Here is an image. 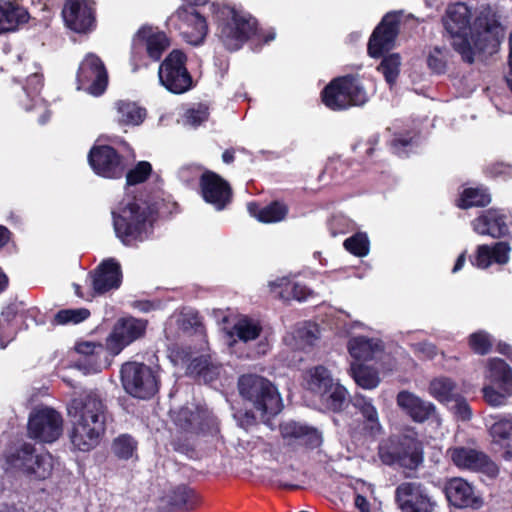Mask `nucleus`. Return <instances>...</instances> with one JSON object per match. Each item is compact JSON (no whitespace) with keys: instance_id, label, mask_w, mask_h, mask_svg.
<instances>
[{"instance_id":"f257e3e1","label":"nucleus","mask_w":512,"mask_h":512,"mask_svg":"<svg viewBox=\"0 0 512 512\" xmlns=\"http://www.w3.org/2000/svg\"><path fill=\"white\" fill-rule=\"evenodd\" d=\"M442 23L454 49L468 63H473L481 53L495 52L505 34L494 16L480 15L472 22V11L462 2L447 7Z\"/></svg>"},{"instance_id":"f03ea898","label":"nucleus","mask_w":512,"mask_h":512,"mask_svg":"<svg viewBox=\"0 0 512 512\" xmlns=\"http://www.w3.org/2000/svg\"><path fill=\"white\" fill-rule=\"evenodd\" d=\"M71 419L70 441L79 451L88 452L105 432L106 406L95 394L73 399L67 407Z\"/></svg>"},{"instance_id":"7ed1b4c3","label":"nucleus","mask_w":512,"mask_h":512,"mask_svg":"<svg viewBox=\"0 0 512 512\" xmlns=\"http://www.w3.org/2000/svg\"><path fill=\"white\" fill-rule=\"evenodd\" d=\"M119 211H113L116 236L124 245H135L149 237L154 221L153 210L145 202L137 200L120 204Z\"/></svg>"},{"instance_id":"20e7f679","label":"nucleus","mask_w":512,"mask_h":512,"mask_svg":"<svg viewBox=\"0 0 512 512\" xmlns=\"http://www.w3.org/2000/svg\"><path fill=\"white\" fill-rule=\"evenodd\" d=\"M238 388L260 418L274 416L282 410L280 394L266 378L254 374L243 375L239 378Z\"/></svg>"},{"instance_id":"39448f33","label":"nucleus","mask_w":512,"mask_h":512,"mask_svg":"<svg viewBox=\"0 0 512 512\" xmlns=\"http://www.w3.org/2000/svg\"><path fill=\"white\" fill-rule=\"evenodd\" d=\"M53 470V457L48 452L37 453L31 444H22L6 455V471L30 480H45Z\"/></svg>"},{"instance_id":"423d86ee","label":"nucleus","mask_w":512,"mask_h":512,"mask_svg":"<svg viewBox=\"0 0 512 512\" xmlns=\"http://www.w3.org/2000/svg\"><path fill=\"white\" fill-rule=\"evenodd\" d=\"M217 35L226 49L236 51L255 33L256 20L249 14L225 6L218 14Z\"/></svg>"},{"instance_id":"0eeeda50","label":"nucleus","mask_w":512,"mask_h":512,"mask_svg":"<svg viewBox=\"0 0 512 512\" xmlns=\"http://www.w3.org/2000/svg\"><path fill=\"white\" fill-rule=\"evenodd\" d=\"M120 374L124 390L135 398L149 399L158 392L157 370L146 364L127 362L122 365Z\"/></svg>"},{"instance_id":"6e6552de","label":"nucleus","mask_w":512,"mask_h":512,"mask_svg":"<svg viewBox=\"0 0 512 512\" xmlns=\"http://www.w3.org/2000/svg\"><path fill=\"white\" fill-rule=\"evenodd\" d=\"M322 101L331 110H344L363 105L367 93L357 79L343 77L335 79L323 90Z\"/></svg>"},{"instance_id":"1a4fd4ad","label":"nucleus","mask_w":512,"mask_h":512,"mask_svg":"<svg viewBox=\"0 0 512 512\" xmlns=\"http://www.w3.org/2000/svg\"><path fill=\"white\" fill-rule=\"evenodd\" d=\"M186 60L182 51L173 50L159 66V82L171 93L182 94L193 86L192 77L186 67Z\"/></svg>"},{"instance_id":"9d476101","label":"nucleus","mask_w":512,"mask_h":512,"mask_svg":"<svg viewBox=\"0 0 512 512\" xmlns=\"http://www.w3.org/2000/svg\"><path fill=\"white\" fill-rule=\"evenodd\" d=\"M77 90H83L92 96L102 95L108 85V72L101 58L94 53H87L79 64Z\"/></svg>"},{"instance_id":"9b49d317","label":"nucleus","mask_w":512,"mask_h":512,"mask_svg":"<svg viewBox=\"0 0 512 512\" xmlns=\"http://www.w3.org/2000/svg\"><path fill=\"white\" fill-rule=\"evenodd\" d=\"M380 457L385 464L415 470L423 462V446L417 438L404 435L390 447L381 448Z\"/></svg>"},{"instance_id":"f8f14e48","label":"nucleus","mask_w":512,"mask_h":512,"mask_svg":"<svg viewBox=\"0 0 512 512\" xmlns=\"http://www.w3.org/2000/svg\"><path fill=\"white\" fill-rule=\"evenodd\" d=\"M167 25L179 31L184 40L191 45H199L207 35L206 20L193 8L179 7L167 20Z\"/></svg>"},{"instance_id":"ddd939ff","label":"nucleus","mask_w":512,"mask_h":512,"mask_svg":"<svg viewBox=\"0 0 512 512\" xmlns=\"http://www.w3.org/2000/svg\"><path fill=\"white\" fill-rule=\"evenodd\" d=\"M395 499L401 512H433L436 501L419 482H403L397 486Z\"/></svg>"},{"instance_id":"4468645a","label":"nucleus","mask_w":512,"mask_h":512,"mask_svg":"<svg viewBox=\"0 0 512 512\" xmlns=\"http://www.w3.org/2000/svg\"><path fill=\"white\" fill-rule=\"evenodd\" d=\"M28 433L41 442H54L62 433L61 415L47 407L33 411L28 421Z\"/></svg>"},{"instance_id":"2eb2a0df","label":"nucleus","mask_w":512,"mask_h":512,"mask_svg":"<svg viewBox=\"0 0 512 512\" xmlns=\"http://www.w3.org/2000/svg\"><path fill=\"white\" fill-rule=\"evenodd\" d=\"M146 330V321L133 317L122 318L116 322L106 339V349L112 355H118L126 346L142 337Z\"/></svg>"},{"instance_id":"dca6fc26","label":"nucleus","mask_w":512,"mask_h":512,"mask_svg":"<svg viewBox=\"0 0 512 512\" xmlns=\"http://www.w3.org/2000/svg\"><path fill=\"white\" fill-rule=\"evenodd\" d=\"M396 403L416 423L431 420L437 427L442 425V419L437 413L436 406L410 391H400L397 394Z\"/></svg>"},{"instance_id":"f3484780","label":"nucleus","mask_w":512,"mask_h":512,"mask_svg":"<svg viewBox=\"0 0 512 512\" xmlns=\"http://www.w3.org/2000/svg\"><path fill=\"white\" fill-rule=\"evenodd\" d=\"M88 161L94 172L105 178H119L125 171L121 156L110 146L92 148Z\"/></svg>"},{"instance_id":"a211bd4d","label":"nucleus","mask_w":512,"mask_h":512,"mask_svg":"<svg viewBox=\"0 0 512 512\" xmlns=\"http://www.w3.org/2000/svg\"><path fill=\"white\" fill-rule=\"evenodd\" d=\"M399 15L387 13L381 23L375 28L368 42V53L373 58H378L383 52L393 47L398 34Z\"/></svg>"},{"instance_id":"6ab92c4d","label":"nucleus","mask_w":512,"mask_h":512,"mask_svg":"<svg viewBox=\"0 0 512 512\" xmlns=\"http://www.w3.org/2000/svg\"><path fill=\"white\" fill-rule=\"evenodd\" d=\"M447 454L461 469L482 471L491 476L497 474L496 465L481 451L468 447H453L448 449Z\"/></svg>"},{"instance_id":"aec40b11","label":"nucleus","mask_w":512,"mask_h":512,"mask_svg":"<svg viewBox=\"0 0 512 512\" xmlns=\"http://www.w3.org/2000/svg\"><path fill=\"white\" fill-rule=\"evenodd\" d=\"M62 15L71 30L86 32L94 23L93 3L90 0H66Z\"/></svg>"},{"instance_id":"412c9836","label":"nucleus","mask_w":512,"mask_h":512,"mask_svg":"<svg viewBox=\"0 0 512 512\" xmlns=\"http://www.w3.org/2000/svg\"><path fill=\"white\" fill-rule=\"evenodd\" d=\"M201 193L207 203L217 210H222L231 199V188L227 181L212 171L201 175Z\"/></svg>"},{"instance_id":"4be33fe9","label":"nucleus","mask_w":512,"mask_h":512,"mask_svg":"<svg viewBox=\"0 0 512 512\" xmlns=\"http://www.w3.org/2000/svg\"><path fill=\"white\" fill-rule=\"evenodd\" d=\"M448 502L456 508H474L482 506V499L475 494L473 486L460 477L451 478L444 485Z\"/></svg>"},{"instance_id":"5701e85b","label":"nucleus","mask_w":512,"mask_h":512,"mask_svg":"<svg viewBox=\"0 0 512 512\" xmlns=\"http://www.w3.org/2000/svg\"><path fill=\"white\" fill-rule=\"evenodd\" d=\"M89 277L95 294L116 290L122 283L120 264L112 258L104 260Z\"/></svg>"},{"instance_id":"b1692460","label":"nucleus","mask_w":512,"mask_h":512,"mask_svg":"<svg viewBox=\"0 0 512 512\" xmlns=\"http://www.w3.org/2000/svg\"><path fill=\"white\" fill-rule=\"evenodd\" d=\"M283 439L290 446L318 447L322 442L319 431L295 421H287L280 426Z\"/></svg>"},{"instance_id":"393cba45","label":"nucleus","mask_w":512,"mask_h":512,"mask_svg":"<svg viewBox=\"0 0 512 512\" xmlns=\"http://www.w3.org/2000/svg\"><path fill=\"white\" fill-rule=\"evenodd\" d=\"M134 43L145 46L148 56L154 61H158L170 45L166 34L151 26L141 27L134 38Z\"/></svg>"},{"instance_id":"a878e982","label":"nucleus","mask_w":512,"mask_h":512,"mask_svg":"<svg viewBox=\"0 0 512 512\" xmlns=\"http://www.w3.org/2000/svg\"><path fill=\"white\" fill-rule=\"evenodd\" d=\"M320 338V328L317 324L303 322L296 325L291 333L284 337V342L291 349L309 351Z\"/></svg>"},{"instance_id":"bb28decb","label":"nucleus","mask_w":512,"mask_h":512,"mask_svg":"<svg viewBox=\"0 0 512 512\" xmlns=\"http://www.w3.org/2000/svg\"><path fill=\"white\" fill-rule=\"evenodd\" d=\"M473 230L480 235L499 238L507 234L504 215L497 210H487L472 222Z\"/></svg>"},{"instance_id":"cd10ccee","label":"nucleus","mask_w":512,"mask_h":512,"mask_svg":"<svg viewBox=\"0 0 512 512\" xmlns=\"http://www.w3.org/2000/svg\"><path fill=\"white\" fill-rule=\"evenodd\" d=\"M510 250L506 242H497L493 246L480 245L472 263L481 269L488 268L492 263L506 264L510 259Z\"/></svg>"},{"instance_id":"c85d7f7f","label":"nucleus","mask_w":512,"mask_h":512,"mask_svg":"<svg viewBox=\"0 0 512 512\" xmlns=\"http://www.w3.org/2000/svg\"><path fill=\"white\" fill-rule=\"evenodd\" d=\"M347 348L350 356L357 361H370L383 351V343L377 338L352 336Z\"/></svg>"},{"instance_id":"c756f323","label":"nucleus","mask_w":512,"mask_h":512,"mask_svg":"<svg viewBox=\"0 0 512 512\" xmlns=\"http://www.w3.org/2000/svg\"><path fill=\"white\" fill-rule=\"evenodd\" d=\"M29 19L28 12L10 0H0V34L13 32Z\"/></svg>"},{"instance_id":"7c9ffc66","label":"nucleus","mask_w":512,"mask_h":512,"mask_svg":"<svg viewBox=\"0 0 512 512\" xmlns=\"http://www.w3.org/2000/svg\"><path fill=\"white\" fill-rule=\"evenodd\" d=\"M333 382L330 371L322 365L308 369L304 375L306 388L320 397H324L329 392Z\"/></svg>"},{"instance_id":"2f4dec72","label":"nucleus","mask_w":512,"mask_h":512,"mask_svg":"<svg viewBox=\"0 0 512 512\" xmlns=\"http://www.w3.org/2000/svg\"><path fill=\"white\" fill-rule=\"evenodd\" d=\"M354 407L361 413L364 424L361 432L368 435H376L381 430V424L377 409L371 399L362 395H356L353 401Z\"/></svg>"},{"instance_id":"473e14b6","label":"nucleus","mask_w":512,"mask_h":512,"mask_svg":"<svg viewBox=\"0 0 512 512\" xmlns=\"http://www.w3.org/2000/svg\"><path fill=\"white\" fill-rule=\"evenodd\" d=\"M76 351L84 355L86 358L79 362V366L85 370L86 373H97L105 366L101 360L100 355L103 353V346L101 344L89 341L77 343Z\"/></svg>"},{"instance_id":"72a5a7b5","label":"nucleus","mask_w":512,"mask_h":512,"mask_svg":"<svg viewBox=\"0 0 512 512\" xmlns=\"http://www.w3.org/2000/svg\"><path fill=\"white\" fill-rule=\"evenodd\" d=\"M271 289L283 300L305 301L312 294L305 285L292 281L286 277L277 279L270 283Z\"/></svg>"},{"instance_id":"f704fd0d","label":"nucleus","mask_w":512,"mask_h":512,"mask_svg":"<svg viewBox=\"0 0 512 512\" xmlns=\"http://www.w3.org/2000/svg\"><path fill=\"white\" fill-rule=\"evenodd\" d=\"M247 210L252 217L262 223L280 222L285 219L288 213L287 206L278 201L272 202L265 207H260L257 203L250 202L247 204Z\"/></svg>"},{"instance_id":"c9c22d12","label":"nucleus","mask_w":512,"mask_h":512,"mask_svg":"<svg viewBox=\"0 0 512 512\" xmlns=\"http://www.w3.org/2000/svg\"><path fill=\"white\" fill-rule=\"evenodd\" d=\"M116 121L121 126L140 125L145 117L146 110L138 106L135 102L119 100L115 102Z\"/></svg>"},{"instance_id":"e433bc0d","label":"nucleus","mask_w":512,"mask_h":512,"mask_svg":"<svg viewBox=\"0 0 512 512\" xmlns=\"http://www.w3.org/2000/svg\"><path fill=\"white\" fill-rule=\"evenodd\" d=\"M490 435L494 444L506 449L503 457L506 460H511L512 450L510 449V441L512 439V416L497 418L490 426Z\"/></svg>"},{"instance_id":"4c0bfd02","label":"nucleus","mask_w":512,"mask_h":512,"mask_svg":"<svg viewBox=\"0 0 512 512\" xmlns=\"http://www.w3.org/2000/svg\"><path fill=\"white\" fill-rule=\"evenodd\" d=\"M490 384L502 385L506 389L512 387V372L510 367L499 358L489 360L485 375Z\"/></svg>"},{"instance_id":"58836bf2","label":"nucleus","mask_w":512,"mask_h":512,"mask_svg":"<svg viewBox=\"0 0 512 512\" xmlns=\"http://www.w3.org/2000/svg\"><path fill=\"white\" fill-rule=\"evenodd\" d=\"M429 394L441 403L449 404L458 395L457 386L450 378L433 379L428 388Z\"/></svg>"},{"instance_id":"ea45409f","label":"nucleus","mask_w":512,"mask_h":512,"mask_svg":"<svg viewBox=\"0 0 512 512\" xmlns=\"http://www.w3.org/2000/svg\"><path fill=\"white\" fill-rule=\"evenodd\" d=\"M350 373L356 384L363 389H375L380 383L378 371L372 367L352 363Z\"/></svg>"},{"instance_id":"a19ab883","label":"nucleus","mask_w":512,"mask_h":512,"mask_svg":"<svg viewBox=\"0 0 512 512\" xmlns=\"http://www.w3.org/2000/svg\"><path fill=\"white\" fill-rule=\"evenodd\" d=\"M262 326L259 321L242 317L234 324L231 336L236 335L241 341L248 342L260 336Z\"/></svg>"},{"instance_id":"79ce46f5","label":"nucleus","mask_w":512,"mask_h":512,"mask_svg":"<svg viewBox=\"0 0 512 512\" xmlns=\"http://www.w3.org/2000/svg\"><path fill=\"white\" fill-rule=\"evenodd\" d=\"M491 197L484 188H467L463 191L458 206L466 209L473 206H486Z\"/></svg>"},{"instance_id":"37998d69","label":"nucleus","mask_w":512,"mask_h":512,"mask_svg":"<svg viewBox=\"0 0 512 512\" xmlns=\"http://www.w3.org/2000/svg\"><path fill=\"white\" fill-rule=\"evenodd\" d=\"M512 395V386L507 389L502 385L487 384L483 387V396L491 406L504 405L507 398Z\"/></svg>"},{"instance_id":"c03bdc74","label":"nucleus","mask_w":512,"mask_h":512,"mask_svg":"<svg viewBox=\"0 0 512 512\" xmlns=\"http://www.w3.org/2000/svg\"><path fill=\"white\" fill-rule=\"evenodd\" d=\"M401 66V58L399 54L393 53L385 56L380 65L378 66V70L384 75L387 83L390 85L394 84Z\"/></svg>"},{"instance_id":"a18cd8bd","label":"nucleus","mask_w":512,"mask_h":512,"mask_svg":"<svg viewBox=\"0 0 512 512\" xmlns=\"http://www.w3.org/2000/svg\"><path fill=\"white\" fill-rule=\"evenodd\" d=\"M136 448V441L126 434L117 437L112 444L114 454L121 459L132 458L136 452Z\"/></svg>"},{"instance_id":"49530a36","label":"nucleus","mask_w":512,"mask_h":512,"mask_svg":"<svg viewBox=\"0 0 512 512\" xmlns=\"http://www.w3.org/2000/svg\"><path fill=\"white\" fill-rule=\"evenodd\" d=\"M347 395L348 392L344 386L333 382V386L329 389V392L324 397H321V399L327 404L329 409L339 411L346 402Z\"/></svg>"},{"instance_id":"de8ad7c7","label":"nucleus","mask_w":512,"mask_h":512,"mask_svg":"<svg viewBox=\"0 0 512 512\" xmlns=\"http://www.w3.org/2000/svg\"><path fill=\"white\" fill-rule=\"evenodd\" d=\"M90 315L89 310L85 308L64 309L56 313L53 323L57 325L78 324L86 320Z\"/></svg>"},{"instance_id":"09e8293b","label":"nucleus","mask_w":512,"mask_h":512,"mask_svg":"<svg viewBox=\"0 0 512 512\" xmlns=\"http://www.w3.org/2000/svg\"><path fill=\"white\" fill-rule=\"evenodd\" d=\"M352 488L355 492L354 505L360 512H371L367 495L373 494V487L361 480H356Z\"/></svg>"},{"instance_id":"8fccbe9b","label":"nucleus","mask_w":512,"mask_h":512,"mask_svg":"<svg viewBox=\"0 0 512 512\" xmlns=\"http://www.w3.org/2000/svg\"><path fill=\"white\" fill-rule=\"evenodd\" d=\"M449 51L446 48L435 46L428 54V67L437 74L444 73L446 70Z\"/></svg>"},{"instance_id":"3c124183","label":"nucleus","mask_w":512,"mask_h":512,"mask_svg":"<svg viewBox=\"0 0 512 512\" xmlns=\"http://www.w3.org/2000/svg\"><path fill=\"white\" fill-rule=\"evenodd\" d=\"M173 421L183 430H193L199 419V413L194 412L188 407H183L173 412Z\"/></svg>"},{"instance_id":"603ef678","label":"nucleus","mask_w":512,"mask_h":512,"mask_svg":"<svg viewBox=\"0 0 512 512\" xmlns=\"http://www.w3.org/2000/svg\"><path fill=\"white\" fill-rule=\"evenodd\" d=\"M344 247L350 253L362 257L368 254L369 241L365 234L358 233L344 241Z\"/></svg>"},{"instance_id":"864d4df0","label":"nucleus","mask_w":512,"mask_h":512,"mask_svg":"<svg viewBox=\"0 0 512 512\" xmlns=\"http://www.w3.org/2000/svg\"><path fill=\"white\" fill-rule=\"evenodd\" d=\"M15 317V311L12 308H6L0 318V347H6L5 340L10 341L14 334L11 322Z\"/></svg>"},{"instance_id":"5fc2aeb1","label":"nucleus","mask_w":512,"mask_h":512,"mask_svg":"<svg viewBox=\"0 0 512 512\" xmlns=\"http://www.w3.org/2000/svg\"><path fill=\"white\" fill-rule=\"evenodd\" d=\"M152 172V166L147 161L139 162L133 169L127 172V185H136L144 182Z\"/></svg>"},{"instance_id":"6e6d98bb","label":"nucleus","mask_w":512,"mask_h":512,"mask_svg":"<svg viewBox=\"0 0 512 512\" xmlns=\"http://www.w3.org/2000/svg\"><path fill=\"white\" fill-rule=\"evenodd\" d=\"M210 361L206 356H200L191 361L188 366V373L203 379L204 382L213 380V376H209L206 369L209 370Z\"/></svg>"},{"instance_id":"4d7b16f0","label":"nucleus","mask_w":512,"mask_h":512,"mask_svg":"<svg viewBox=\"0 0 512 512\" xmlns=\"http://www.w3.org/2000/svg\"><path fill=\"white\" fill-rule=\"evenodd\" d=\"M209 111L206 105L200 104L195 108L186 111L184 116L185 125L197 127L208 119Z\"/></svg>"},{"instance_id":"13d9d810","label":"nucleus","mask_w":512,"mask_h":512,"mask_svg":"<svg viewBox=\"0 0 512 512\" xmlns=\"http://www.w3.org/2000/svg\"><path fill=\"white\" fill-rule=\"evenodd\" d=\"M470 347L478 354H486L491 348V340L489 335L485 332H476L470 336L469 340Z\"/></svg>"},{"instance_id":"bf43d9fd","label":"nucleus","mask_w":512,"mask_h":512,"mask_svg":"<svg viewBox=\"0 0 512 512\" xmlns=\"http://www.w3.org/2000/svg\"><path fill=\"white\" fill-rule=\"evenodd\" d=\"M451 410L455 417L461 421H468L472 417V410L467 401L459 394L452 400Z\"/></svg>"},{"instance_id":"052dcab7","label":"nucleus","mask_w":512,"mask_h":512,"mask_svg":"<svg viewBox=\"0 0 512 512\" xmlns=\"http://www.w3.org/2000/svg\"><path fill=\"white\" fill-rule=\"evenodd\" d=\"M43 86L42 75L38 72L31 74L26 81V85L24 87V92L27 98L31 99V101L35 100V97L38 96Z\"/></svg>"},{"instance_id":"680f3d73","label":"nucleus","mask_w":512,"mask_h":512,"mask_svg":"<svg viewBox=\"0 0 512 512\" xmlns=\"http://www.w3.org/2000/svg\"><path fill=\"white\" fill-rule=\"evenodd\" d=\"M415 143L416 142L413 137H404L401 135H397L391 141V148L393 152L398 156H405L408 154V152L411 150Z\"/></svg>"},{"instance_id":"e2e57ef3","label":"nucleus","mask_w":512,"mask_h":512,"mask_svg":"<svg viewBox=\"0 0 512 512\" xmlns=\"http://www.w3.org/2000/svg\"><path fill=\"white\" fill-rule=\"evenodd\" d=\"M203 173L204 172H202L200 167L193 166V165H188V166H183L179 170L178 177H179V179L182 182H184L187 185H189V184L194 183L196 181V179H198V178L201 179V175Z\"/></svg>"},{"instance_id":"0e129e2a","label":"nucleus","mask_w":512,"mask_h":512,"mask_svg":"<svg viewBox=\"0 0 512 512\" xmlns=\"http://www.w3.org/2000/svg\"><path fill=\"white\" fill-rule=\"evenodd\" d=\"M413 349L415 353H418L419 355L423 356L424 358H433L437 351L436 347L429 342H421L413 344Z\"/></svg>"},{"instance_id":"69168bd1","label":"nucleus","mask_w":512,"mask_h":512,"mask_svg":"<svg viewBox=\"0 0 512 512\" xmlns=\"http://www.w3.org/2000/svg\"><path fill=\"white\" fill-rule=\"evenodd\" d=\"M240 422L241 427L247 429L249 426L255 423L257 416L254 412H245L243 415L237 416Z\"/></svg>"},{"instance_id":"338daca9","label":"nucleus","mask_w":512,"mask_h":512,"mask_svg":"<svg viewBox=\"0 0 512 512\" xmlns=\"http://www.w3.org/2000/svg\"><path fill=\"white\" fill-rule=\"evenodd\" d=\"M465 261H466V252H463L457 258L456 263L452 269V272L456 273V272L460 271L463 268Z\"/></svg>"},{"instance_id":"774afa93","label":"nucleus","mask_w":512,"mask_h":512,"mask_svg":"<svg viewBox=\"0 0 512 512\" xmlns=\"http://www.w3.org/2000/svg\"><path fill=\"white\" fill-rule=\"evenodd\" d=\"M9 240V231L3 227L0 226V247L4 246Z\"/></svg>"}]
</instances>
